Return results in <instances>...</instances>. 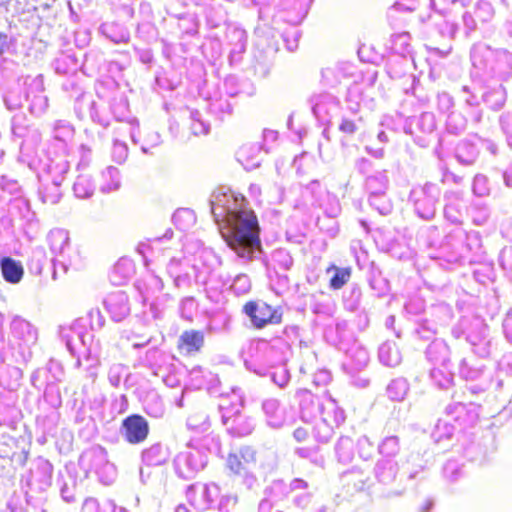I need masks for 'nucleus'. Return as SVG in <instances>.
Masks as SVG:
<instances>
[{
	"instance_id": "0eeeda50",
	"label": "nucleus",
	"mask_w": 512,
	"mask_h": 512,
	"mask_svg": "<svg viewBox=\"0 0 512 512\" xmlns=\"http://www.w3.org/2000/svg\"><path fill=\"white\" fill-rule=\"evenodd\" d=\"M482 247L480 234L476 231L467 232L460 227L452 229L441 242L440 246L429 254L436 260L448 264H463L476 261Z\"/></svg>"
},
{
	"instance_id": "603ef678",
	"label": "nucleus",
	"mask_w": 512,
	"mask_h": 512,
	"mask_svg": "<svg viewBox=\"0 0 512 512\" xmlns=\"http://www.w3.org/2000/svg\"><path fill=\"white\" fill-rule=\"evenodd\" d=\"M179 347L188 353L199 352L204 345V333L198 330H185L179 337Z\"/></svg>"
},
{
	"instance_id": "2eb2a0df",
	"label": "nucleus",
	"mask_w": 512,
	"mask_h": 512,
	"mask_svg": "<svg viewBox=\"0 0 512 512\" xmlns=\"http://www.w3.org/2000/svg\"><path fill=\"white\" fill-rule=\"evenodd\" d=\"M429 314L431 318H419L415 321L413 335L420 340L433 339L438 332V326L447 325L453 317L452 309L446 304L433 306Z\"/></svg>"
},
{
	"instance_id": "de8ad7c7",
	"label": "nucleus",
	"mask_w": 512,
	"mask_h": 512,
	"mask_svg": "<svg viewBox=\"0 0 512 512\" xmlns=\"http://www.w3.org/2000/svg\"><path fill=\"white\" fill-rule=\"evenodd\" d=\"M326 274L330 275L329 288L339 290L349 282L352 276V268L349 266L339 267L335 264H331L327 267Z\"/></svg>"
},
{
	"instance_id": "13d9d810",
	"label": "nucleus",
	"mask_w": 512,
	"mask_h": 512,
	"mask_svg": "<svg viewBox=\"0 0 512 512\" xmlns=\"http://www.w3.org/2000/svg\"><path fill=\"white\" fill-rule=\"evenodd\" d=\"M354 441L349 436H340L336 445L335 453L337 460L343 464H349L354 459Z\"/></svg>"
},
{
	"instance_id": "9b49d317",
	"label": "nucleus",
	"mask_w": 512,
	"mask_h": 512,
	"mask_svg": "<svg viewBox=\"0 0 512 512\" xmlns=\"http://www.w3.org/2000/svg\"><path fill=\"white\" fill-rule=\"evenodd\" d=\"M243 249L246 251L244 252L245 255L242 256L239 251H233L238 259L243 264H248L253 261H259L261 265L267 270V271H274L275 273H278L279 271H288L293 266V258L290 254V252L285 248H277L272 251L270 254V257H267L264 254L261 240L259 239V244L252 248V245L249 243H246L243 241Z\"/></svg>"
},
{
	"instance_id": "a211bd4d",
	"label": "nucleus",
	"mask_w": 512,
	"mask_h": 512,
	"mask_svg": "<svg viewBox=\"0 0 512 512\" xmlns=\"http://www.w3.org/2000/svg\"><path fill=\"white\" fill-rule=\"evenodd\" d=\"M221 421L229 435L242 438L250 435L256 426L255 419L242 414L240 410L220 405Z\"/></svg>"
},
{
	"instance_id": "5fc2aeb1",
	"label": "nucleus",
	"mask_w": 512,
	"mask_h": 512,
	"mask_svg": "<svg viewBox=\"0 0 512 512\" xmlns=\"http://www.w3.org/2000/svg\"><path fill=\"white\" fill-rule=\"evenodd\" d=\"M379 361L388 367H395L401 362V354L394 342H384L378 349Z\"/></svg>"
},
{
	"instance_id": "2f4dec72",
	"label": "nucleus",
	"mask_w": 512,
	"mask_h": 512,
	"mask_svg": "<svg viewBox=\"0 0 512 512\" xmlns=\"http://www.w3.org/2000/svg\"><path fill=\"white\" fill-rule=\"evenodd\" d=\"M226 37L230 46L229 59L231 63H238L247 47V33L244 29L231 27L227 30Z\"/></svg>"
},
{
	"instance_id": "473e14b6",
	"label": "nucleus",
	"mask_w": 512,
	"mask_h": 512,
	"mask_svg": "<svg viewBox=\"0 0 512 512\" xmlns=\"http://www.w3.org/2000/svg\"><path fill=\"white\" fill-rule=\"evenodd\" d=\"M426 359L443 368L449 367L451 363V350L443 339H434L425 350Z\"/></svg>"
},
{
	"instance_id": "72a5a7b5",
	"label": "nucleus",
	"mask_w": 512,
	"mask_h": 512,
	"mask_svg": "<svg viewBox=\"0 0 512 512\" xmlns=\"http://www.w3.org/2000/svg\"><path fill=\"white\" fill-rule=\"evenodd\" d=\"M174 361V356L165 353L157 348L147 350L143 359L144 365L157 376L166 372Z\"/></svg>"
},
{
	"instance_id": "ea45409f",
	"label": "nucleus",
	"mask_w": 512,
	"mask_h": 512,
	"mask_svg": "<svg viewBox=\"0 0 512 512\" xmlns=\"http://www.w3.org/2000/svg\"><path fill=\"white\" fill-rule=\"evenodd\" d=\"M75 129L73 125L66 120H56L52 124L51 136L57 142V148L64 153L68 142L74 137Z\"/></svg>"
},
{
	"instance_id": "f257e3e1",
	"label": "nucleus",
	"mask_w": 512,
	"mask_h": 512,
	"mask_svg": "<svg viewBox=\"0 0 512 512\" xmlns=\"http://www.w3.org/2000/svg\"><path fill=\"white\" fill-rule=\"evenodd\" d=\"M209 205L214 221L232 251H239L244 256L243 241L251 244L252 248L259 244L257 217L246 207L247 201L242 195L220 188L211 194Z\"/></svg>"
},
{
	"instance_id": "ddd939ff",
	"label": "nucleus",
	"mask_w": 512,
	"mask_h": 512,
	"mask_svg": "<svg viewBox=\"0 0 512 512\" xmlns=\"http://www.w3.org/2000/svg\"><path fill=\"white\" fill-rule=\"evenodd\" d=\"M441 198V188L438 184L426 182L411 189L408 200L413 211L422 220L434 219Z\"/></svg>"
},
{
	"instance_id": "c85d7f7f",
	"label": "nucleus",
	"mask_w": 512,
	"mask_h": 512,
	"mask_svg": "<svg viewBox=\"0 0 512 512\" xmlns=\"http://www.w3.org/2000/svg\"><path fill=\"white\" fill-rule=\"evenodd\" d=\"M346 353V360L343 363L344 370L353 376L362 371L369 362V353L366 348L354 342L350 347L343 349Z\"/></svg>"
},
{
	"instance_id": "680f3d73",
	"label": "nucleus",
	"mask_w": 512,
	"mask_h": 512,
	"mask_svg": "<svg viewBox=\"0 0 512 512\" xmlns=\"http://www.w3.org/2000/svg\"><path fill=\"white\" fill-rule=\"evenodd\" d=\"M334 333L336 335L333 339V344L340 350L346 349V346L352 341L353 333L349 329L348 322L344 319H337L334 325Z\"/></svg>"
},
{
	"instance_id": "393cba45",
	"label": "nucleus",
	"mask_w": 512,
	"mask_h": 512,
	"mask_svg": "<svg viewBox=\"0 0 512 512\" xmlns=\"http://www.w3.org/2000/svg\"><path fill=\"white\" fill-rule=\"evenodd\" d=\"M110 111L116 121L127 122V128L130 134L131 141L134 144H138L139 123L137 119L130 118L129 103L127 97L123 93L117 94L111 99Z\"/></svg>"
},
{
	"instance_id": "39448f33",
	"label": "nucleus",
	"mask_w": 512,
	"mask_h": 512,
	"mask_svg": "<svg viewBox=\"0 0 512 512\" xmlns=\"http://www.w3.org/2000/svg\"><path fill=\"white\" fill-rule=\"evenodd\" d=\"M289 343L282 338L252 339L241 350L244 366L259 376L268 375L271 367L287 361Z\"/></svg>"
},
{
	"instance_id": "09e8293b",
	"label": "nucleus",
	"mask_w": 512,
	"mask_h": 512,
	"mask_svg": "<svg viewBox=\"0 0 512 512\" xmlns=\"http://www.w3.org/2000/svg\"><path fill=\"white\" fill-rule=\"evenodd\" d=\"M447 203L444 206V217L453 224H460L462 221L463 203L458 192L446 195Z\"/></svg>"
},
{
	"instance_id": "6e6552de",
	"label": "nucleus",
	"mask_w": 512,
	"mask_h": 512,
	"mask_svg": "<svg viewBox=\"0 0 512 512\" xmlns=\"http://www.w3.org/2000/svg\"><path fill=\"white\" fill-rule=\"evenodd\" d=\"M4 102L9 110H15L26 105L31 115L41 117L49 107L43 76L39 74L35 77H26L20 94L9 91L4 97Z\"/></svg>"
},
{
	"instance_id": "69168bd1",
	"label": "nucleus",
	"mask_w": 512,
	"mask_h": 512,
	"mask_svg": "<svg viewBox=\"0 0 512 512\" xmlns=\"http://www.w3.org/2000/svg\"><path fill=\"white\" fill-rule=\"evenodd\" d=\"M410 39V34L406 32L392 36L391 49L395 53L394 56L407 58V56L412 55L413 51L410 44Z\"/></svg>"
},
{
	"instance_id": "f704fd0d",
	"label": "nucleus",
	"mask_w": 512,
	"mask_h": 512,
	"mask_svg": "<svg viewBox=\"0 0 512 512\" xmlns=\"http://www.w3.org/2000/svg\"><path fill=\"white\" fill-rule=\"evenodd\" d=\"M69 168L70 165L66 156L64 154H57L54 157L47 156L43 170L46 173V179L62 183Z\"/></svg>"
},
{
	"instance_id": "58836bf2",
	"label": "nucleus",
	"mask_w": 512,
	"mask_h": 512,
	"mask_svg": "<svg viewBox=\"0 0 512 512\" xmlns=\"http://www.w3.org/2000/svg\"><path fill=\"white\" fill-rule=\"evenodd\" d=\"M262 411L267 424L272 428H280L285 422V413L281 403L276 398H268L262 402Z\"/></svg>"
},
{
	"instance_id": "dca6fc26",
	"label": "nucleus",
	"mask_w": 512,
	"mask_h": 512,
	"mask_svg": "<svg viewBox=\"0 0 512 512\" xmlns=\"http://www.w3.org/2000/svg\"><path fill=\"white\" fill-rule=\"evenodd\" d=\"M242 311L256 329H263L268 325H277L282 323L283 320L282 307H273L263 300L248 301L243 306Z\"/></svg>"
},
{
	"instance_id": "c03bdc74",
	"label": "nucleus",
	"mask_w": 512,
	"mask_h": 512,
	"mask_svg": "<svg viewBox=\"0 0 512 512\" xmlns=\"http://www.w3.org/2000/svg\"><path fill=\"white\" fill-rule=\"evenodd\" d=\"M364 187L368 194L387 192L389 176L386 169H378L365 178Z\"/></svg>"
},
{
	"instance_id": "0e129e2a",
	"label": "nucleus",
	"mask_w": 512,
	"mask_h": 512,
	"mask_svg": "<svg viewBox=\"0 0 512 512\" xmlns=\"http://www.w3.org/2000/svg\"><path fill=\"white\" fill-rule=\"evenodd\" d=\"M430 378L434 385L440 389H449L454 385V374L449 370V367L443 368L437 366L431 369Z\"/></svg>"
},
{
	"instance_id": "864d4df0",
	"label": "nucleus",
	"mask_w": 512,
	"mask_h": 512,
	"mask_svg": "<svg viewBox=\"0 0 512 512\" xmlns=\"http://www.w3.org/2000/svg\"><path fill=\"white\" fill-rule=\"evenodd\" d=\"M121 186L120 171L114 166H108L101 172L100 191L110 193L117 191Z\"/></svg>"
},
{
	"instance_id": "7c9ffc66",
	"label": "nucleus",
	"mask_w": 512,
	"mask_h": 512,
	"mask_svg": "<svg viewBox=\"0 0 512 512\" xmlns=\"http://www.w3.org/2000/svg\"><path fill=\"white\" fill-rule=\"evenodd\" d=\"M264 153L269 151L265 146L258 143H248L240 147L237 152V159L246 170H253L260 166Z\"/></svg>"
},
{
	"instance_id": "a878e982",
	"label": "nucleus",
	"mask_w": 512,
	"mask_h": 512,
	"mask_svg": "<svg viewBox=\"0 0 512 512\" xmlns=\"http://www.w3.org/2000/svg\"><path fill=\"white\" fill-rule=\"evenodd\" d=\"M310 103L314 116L324 125L330 124L340 106L339 100L330 93L315 94L310 98Z\"/></svg>"
},
{
	"instance_id": "c756f323",
	"label": "nucleus",
	"mask_w": 512,
	"mask_h": 512,
	"mask_svg": "<svg viewBox=\"0 0 512 512\" xmlns=\"http://www.w3.org/2000/svg\"><path fill=\"white\" fill-rule=\"evenodd\" d=\"M218 384V376L208 369L196 366L189 371L188 385L192 389L214 391Z\"/></svg>"
},
{
	"instance_id": "7ed1b4c3",
	"label": "nucleus",
	"mask_w": 512,
	"mask_h": 512,
	"mask_svg": "<svg viewBox=\"0 0 512 512\" xmlns=\"http://www.w3.org/2000/svg\"><path fill=\"white\" fill-rule=\"evenodd\" d=\"M296 395L301 419L304 422H315L313 432L316 440L328 443L334 435L335 428L340 427L346 419L344 410L326 393L317 395L303 389Z\"/></svg>"
},
{
	"instance_id": "1a4fd4ad",
	"label": "nucleus",
	"mask_w": 512,
	"mask_h": 512,
	"mask_svg": "<svg viewBox=\"0 0 512 512\" xmlns=\"http://www.w3.org/2000/svg\"><path fill=\"white\" fill-rule=\"evenodd\" d=\"M452 336L456 339L465 337L472 352L481 357H489L496 348L493 337L485 320L476 315L463 316L452 327Z\"/></svg>"
},
{
	"instance_id": "cd10ccee",
	"label": "nucleus",
	"mask_w": 512,
	"mask_h": 512,
	"mask_svg": "<svg viewBox=\"0 0 512 512\" xmlns=\"http://www.w3.org/2000/svg\"><path fill=\"white\" fill-rule=\"evenodd\" d=\"M104 305L115 322L125 319L131 312L129 297L124 291H115L107 295Z\"/></svg>"
},
{
	"instance_id": "5701e85b",
	"label": "nucleus",
	"mask_w": 512,
	"mask_h": 512,
	"mask_svg": "<svg viewBox=\"0 0 512 512\" xmlns=\"http://www.w3.org/2000/svg\"><path fill=\"white\" fill-rule=\"evenodd\" d=\"M309 483L302 478H293L289 482L284 479H273L263 490V495L274 502H282L287 500L293 493L308 490Z\"/></svg>"
},
{
	"instance_id": "a19ab883",
	"label": "nucleus",
	"mask_w": 512,
	"mask_h": 512,
	"mask_svg": "<svg viewBox=\"0 0 512 512\" xmlns=\"http://www.w3.org/2000/svg\"><path fill=\"white\" fill-rule=\"evenodd\" d=\"M506 89L502 82H495L491 87H487L482 95L481 100L492 110H500L506 102Z\"/></svg>"
},
{
	"instance_id": "e2e57ef3",
	"label": "nucleus",
	"mask_w": 512,
	"mask_h": 512,
	"mask_svg": "<svg viewBox=\"0 0 512 512\" xmlns=\"http://www.w3.org/2000/svg\"><path fill=\"white\" fill-rule=\"evenodd\" d=\"M409 391V383L405 378L399 377L390 381L387 385L386 393L392 401H403Z\"/></svg>"
},
{
	"instance_id": "412c9836",
	"label": "nucleus",
	"mask_w": 512,
	"mask_h": 512,
	"mask_svg": "<svg viewBox=\"0 0 512 512\" xmlns=\"http://www.w3.org/2000/svg\"><path fill=\"white\" fill-rule=\"evenodd\" d=\"M437 127L435 115L431 112H423L417 117L406 120L404 131L414 137V141L421 147L429 145V137L433 135Z\"/></svg>"
},
{
	"instance_id": "f8f14e48",
	"label": "nucleus",
	"mask_w": 512,
	"mask_h": 512,
	"mask_svg": "<svg viewBox=\"0 0 512 512\" xmlns=\"http://www.w3.org/2000/svg\"><path fill=\"white\" fill-rule=\"evenodd\" d=\"M79 465L86 472H94L104 485H111L117 478L116 466L109 461L107 450L93 445L82 452Z\"/></svg>"
},
{
	"instance_id": "6e6d98bb",
	"label": "nucleus",
	"mask_w": 512,
	"mask_h": 512,
	"mask_svg": "<svg viewBox=\"0 0 512 512\" xmlns=\"http://www.w3.org/2000/svg\"><path fill=\"white\" fill-rule=\"evenodd\" d=\"M142 461L148 466H159L166 462L167 451L160 443H155L142 451Z\"/></svg>"
},
{
	"instance_id": "8fccbe9b",
	"label": "nucleus",
	"mask_w": 512,
	"mask_h": 512,
	"mask_svg": "<svg viewBox=\"0 0 512 512\" xmlns=\"http://www.w3.org/2000/svg\"><path fill=\"white\" fill-rule=\"evenodd\" d=\"M479 156V149L469 140H462L455 149L457 161L465 166L473 165Z\"/></svg>"
},
{
	"instance_id": "774afa93",
	"label": "nucleus",
	"mask_w": 512,
	"mask_h": 512,
	"mask_svg": "<svg viewBox=\"0 0 512 512\" xmlns=\"http://www.w3.org/2000/svg\"><path fill=\"white\" fill-rule=\"evenodd\" d=\"M145 412L154 418H161L165 413V405L157 393H149L144 400Z\"/></svg>"
},
{
	"instance_id": "4c0bfd02",
	"label": "nucleus",
	"mask_w": 512,
	"mask_h": 512,
	"mask_svg": "<svg viewBox=\"0 0 512 512\" xmlns=\"http://www.w3.org/2000/svg\"><path fill=\"white\" fill-rule=\"evenodd\" d=\"M14 364L16 362H0V385L10 391L19 388L23 377L22 370Z\"/></svg>"
},
{
	"instance_id": "a18cd8bd",
	"label": "nucleus",
	"mask_w": 512,
	"mask_h": 512,
	"mask_svg": "<svg viewBox=\"0 0 512 512\" xmlns=\"http://www.w3.org/2000/svg\"><path fill=\"white\" fill-rule=\"evenodd\" d=\"M367 281L377 297H383L388 294L390 290L389 281L382 275V271L374 263L369 267Z\"/></svg>"
},
{
	"instance_id": "3c124183",
	"label": "nucleus",
	"mask_w": 512,
	"mask_h": 512,
	"mask_svg": "<svg viewBox=\"0 0 512 512\" xmlns=\"http://www.w3.org/2000/svg\"><path fill=\"white\" fill-rule=\"evenodd\" d=\"M61 184V182L55 180L45 179V182L41 184L38 191L40 200L44 204L50 205L59 203L62 198Z\"/></svg>"
},
{
	"instance_id": "b1692460",
	"label": "nucleus",
	"mask_w": 512,
	"mask_h": 512,
	"mask_svg": "<svg viewBox=\"0 0 512 512\" xmlns=\"http://www.w3.org/2000/svg\"><path fill=\"white\" fill-rule=\"evenodd\" d=\"M222 265V259L211 248H203L192 266L194 282L197 285H206L212 273Z\"/></svg>"
},
{
	"instance_id": "4468645a",
	"label": "nucleus",
	"mask_w": 512,
	"mask_h": 512,
	"mask_svg": "<svg viewBox=\"0 0 512 512\" xmlns=\"http://www.w3.org/2000/svg\"><path fill=\"white\" fill-rule=\"evenodd\" d=\"M376 482L382 487L381 495L385 498L401 497L406 487L401 485L399 464L395 459L379 458L373 468Z\"/></svg>"
},
{
	"instance_id": "423d86ee",
	"label": "nucleus",
	"mask_w": 512,
	"mask_h": 512,
	"mask_svg": "<svg viewBox=\"0 0 512 512\" xmlns=\"http://www.w3.org/2000/svg\"><path fill=\"white\" fill-rule=\"evenodd\" d=\"M38 341V329L25 318L15 315L9 325V340L0 328V362L26 363L32 357V347Z\"/></svg>"
},
{
	"instance_id": "bb28decb",
	"label": "nucleus",
	"mask_w": 512,
	"mask_h": 512,
	"mask_svg": "<svg viewBox=\"0 0 512 512\" xmlns=\"http://www.w3.org/2000/svg\"><path fill=\"white\" fill-rule=\"evenodd\" d=\"M120 432L128 443L139 444L146 440L149 425L143 416L132 414L122 421Z\"/></svg>"
},
{
	"instance_id": "bf43d9fd",
	"label": "nucleus",
	"mask_w": 512,
	"mask_h": 512,
	"mask_svg": "<svg viewBox=\"0 0 512 512\" xmlns=\"http://www.w3.org/2000/svg\"><path fill=\"white\" fill-rule=\"evenodd\" d=\"M209 110L219 120H224L233 113V105L230 103L228 97L220 95L210 99Z\"/></svg>"
},
{
	"instance_id": "052dcab7",
	"label": "nucleus",
	"mask_w": 512,
	"mask_h": 512,
	"mask_svg": "<svg viewBox=\"0 0 512 512\" xmlns=\"http://www.w3.org/2000/svg\"><path fill=\"white\" fill-rule=\"evenodd\" d=\"M368 203L373 210L382 216H387L393 211V203L387 192L368 194Z\"/></svg>"
},
{
	"instance_id": "338daca9",
	"label": "nucleus",
	"mask_w": 512,
	"mask_h": 512,
	"mask_svg": "<svg viewBox=\"0 0 512 512\" xmlns=\"http://www.w3.org/2000/svg\"><path fill=\"white\" fill-rule=\"evenodd\" d=\"M380 458L395 459L400 452V439L396 435L387 436L377 446Z\"/></svg>"
},
{
	"instance_id": "4d7b16f0",
	"label": "nucleus",
	"mask_w": 512,
	"mask_h": 512,
	"mask_svg": "<svg viewBox=\"0 0 512 512\" xmlns=\"http://www.w3.org/2000/svg\"><path fill=\"white\" fill-rule=\"evenodd\" d=\"M362 290L356 283L351 284L342 295L343 307L349 312H358L362 301Z\"/></svg>"
},
{
	"instance_id": "37998d69",
	"label": "nucleus",
	"mask_w": 512,
	"mask_h": 512,
	"mask_svg": "<svg viewBox=\"0 0 512 512\" xmlns=\"http://www.w3.org/2000/svg\"><path fill=\"white\" fill-rule=\"evenodd\" d=\"M458 373L467 382H476L486 376L484 365L467 358H463L459 362Z\"/></svg>"
},
{
	"instance_id": "20e7f679",
	"label": "nucleus",
	"mask_w": 512,
	"mask_h": 512,
	"mask_svg": "<svg viewBox=\"0 0 512 512\" xmlns=\"http://www.w3.org/2000/svg\"><path fill=\"white\" fill-rule=\"evenodd\" d=\"M470 61L472 75L484 82H503L512 76V53L506 49L477 42L470 49Z\"/></svg>"
},
{
	"instance_id": "aec40b11",
	"label": "nucleus",
	"mask_w": 512,
	"mask_h": 512,
	"mask_svg": "<svg viewBox=\"0 0 512 512\" xmlns=\"http://www.w3.org/2000/svg\"><path fill=\"white\" fill-rule=\"evenodd\" d=\"M53 465L45 458L38 457L23 481L31 492L41 493L52 485Z\"/></svg>"
},
{
	"instance_id": "79ce46f5",
	"label": "nucleus",
	"mask_w": 512,
	"mask_h": 512,
	"mask_svg": "<svg viewBox=\"0 0 512 512\" xmlns=\"http://www.w3.org/2000/svg\"><path fill=\"white\" fill-rule=\"evenodd\" d=\"M0 269L4 280L11 284L19 283L24 274L21 262L11 257L1 259Z\"/></svg>"
},
{
	"instance_id": "f3484780",
	"label": "nucleus",
	"mask_w": 512,
	"mask_h": 512,
	"mask_svg": "<svg viewBox=\"0 0 512 512\" xmlns=\"http://www.w3.org/2000/svg\"><path fill=\"white\" fill-rule=\"evenodd\" d=\"M207 464V455L196 447L188 446L173 461L175 473L184 480L193 479Z\"/></svg>"
},
{
	"instance_id": "f03ea898",
	"label": "nucleus",
	"mask_w": 512,
	"mask_h": 512,
	"mask_svg": "<svg viewBox=\"0 0 512 512\" xmlns=\"http://www.w3.org/2000/svg\"><path fill=\"white\" fill-rule=\"evenodd\" d=\"M105 318L99 309H92L86 317L76 319L70 326H61L59 335L69 352L76 356L74 368L83 369L86 379L94 382L100 365V343L93 331L101 329Z\"/></svg>"
},
{
	"instance_id": "49530a36",
	"label": "nucleus",
	"mask_w": 512,
	"mask_h": 512,
	"mask_svg": "<svg viewBox=\"0 0 512 512\" xmlns=\"http://www.w3.org/2000/svg\"><path fill=\"white\" fill-rule=\"evenodd\" d=\"M57 484L59 486L62 499L67 503L75 502L76 477L70 470L67 469L64 474L59 472Z\"/></svg>"
},
{
	"instance_id": "9d476101",
	"label": "nucleus",
	"mask_w": 512,
	"mask_h": 512,
	"mask_svg": "<svg viewBox=\"0 0 512 512\" xmlns=\"http://www.w3.org/2000/svg\"><path fill=\"white\" fill-rule=\"evenodd\" d=\"M47 241L53 258L51 259L53 272L52 278H59V271L66 274L70 267L75 266L77 253L72 249L69 233L65 229L56 228L47 235Z\"/></svg>"
},
{
	"instance_id": "e433bc0d",
	"label": "nucleus",
	"mask_w": 512,
	"mask_h": 512,
	"mask_svg": "<svg viewBox=\"0 0 512 512\" xmlns=\"http://www.w3.org/2000/svg\"><path fill=\"white\" fill-rule=\"evenodd\" d=\"M363 128V118L354 115L352 118L349 116H342L338 125V130L342 134L340 144L342 147H348L351 144L354 136Z\"/></svg>"
},
{
	"instance_id": "6ab92c4d",
	"label": "nucleus",
	"mask_w": 512,
	"mask_h": 512,
	"mask_svg": "<svg viewBox=\"0 0 512 512\" xmlns=\"http://www.w3.org/2000/svg\"><path fill=\"white\" fill-rule=\"evenodd\" d=\"M480 405L452 400L444 408V415L454 421L461 430L474 427L479 419Z\"/></svg>"
},
{
	"instance_id": "4be33fe9",
	"label": "nucleus",
	"mask_w": 512,
	"mask_h": 512,
	"mask_svg": "<svg viewBox=\"0 0 512 512\" xmlns=\"http://www.w3.org/2000/svg\"><path fill=\"white\" fill-rule=\"evenodd\" d=\"M186 496L189 503L199 511H206L215 508L220 497V487L214 483H195L188 487Z\"/></svg>"
},
{
	"instance_id": "c9c22d12",
	"label": "nucleus",
	"mask_w": 512,
	"mask_h": 512,
	"mask_svg": "<svg viewBox=\"0 0 512 512\" xmlns=\"http://www.w3.org/2000/svg\"><path fill=\"white\" fill-rule=\"evenodd\" d=\"M410 61L400 56H392L386 63V71L391 79H402L406 83L414 85L415 77L408 72Z\"/></svg>"
}]
</instances>
